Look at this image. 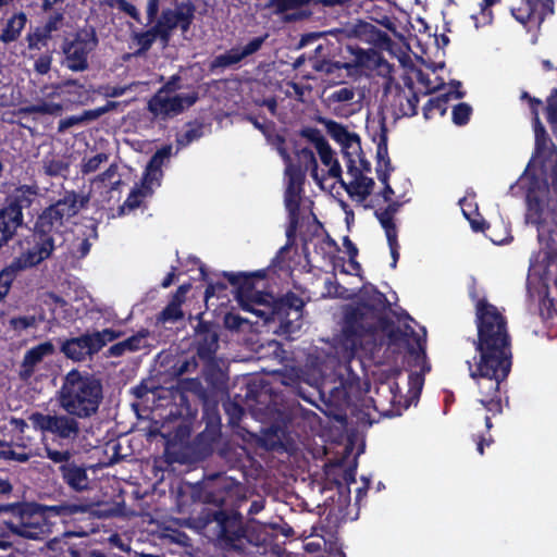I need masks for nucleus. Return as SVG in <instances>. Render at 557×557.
I'll list each match as a JSON object with an SVG mask.
<instances>
[{"label": "nucleus", "instance_id": "f257e3e1", "mask_svg": "<svg viewBox=\"0 0 557 557\" xmlns=\"http://www.w3.org/2000/svg\"><path fill=\"white\" fill-rule=\"evenodd\" d=\"M364 299L356 307L348 306L344 311L337 345L343 359L350 362L360 351H372L376 346L379 329H386L392 319L383 314L388 300L375 286L362 293Z\"/></svg>", "mask_w": 557, "mask_h": 557}, {"label": "nucleus", "instance_id": "f03ea898", "mask_svg": "<svg viewBox=\"0 0 557 557\" xmlns=\"http://www.w3.org/2000/svg\"><path fill=\"white\" fill-rule=\"evenodd\" d=\"M233 491L232 484L226 480L215 483L212 491L206 493V503L216 508L203 507L193 522L209 541L224 549H243L246 540V529L243 517L235 510L224 509L227 504L226 496Z\"/></svg>", "mask_w": 557, "mask_h": 557}, {"label": "nucleus", "instance_id": "7ed1b4c3", "mask_svg": "<svg viewBox=\"0 0 557 557\" xmlns=\"http://www.w3.org/2000/svg\"><path fill=\"white\" fill-rule=\"evenodd\" d=\"M481 342L478 357L473 362L467 360L469 375L475 381L482 398L480 404L495 417L503 412L500 384L505 382L511 371V346L497 348L495 344Z\"/></svg>", "mask_w": 557, "mask_h": 557}, {"label": "nucleus", "instance_id": "20e7f679", "mask_svg": "<svg viewBox=\"0 0 557 557\" xmlns=\"http://www.w3.org/2000/svg\"><path fill=\"white\" fill-rule=\"evenodd\" d=\"M0 512L9 515L3 520L5 530L16 537L26 540H44L51 532L47 512L58 516H73L76 513H92L94 505L89 503H66L57 506H45L37 503L16 502L0 504Z\"/></svg>", "mask_w": 557, "mask_h": 557}, {"label": "nucleus", "instance_id": "39448f33", "mask_svg": "<svg viewBox=\"0 0 557 557\" xmlns=\"http://www.w3.org/2000/svg\"><path fill=\"white\" fill-rule=\"evenodd\" d=\"M523 176L528 180L527 216L532 223L540 224L550 190L557 195V146L552 139L534 145Z\"/></svg>", "mask_w": 557, "mask_h": 557}, {"label": "nucleus", "instance_id": "423d86ee", "mask_svg": "<svg viewBox=\"0 0 557 557\" xmlns=\"http://www.w3.org/2000/svg\"><path fill=\"white\" fill-rule=\"evenodd\" d=\"M89 201L88 196L66 190L62 198L47 207L37 218L33 232V246L28 248L38 259H49L55 249L57 234L64 223L76 215Z\"/></svg>", "mask_w": 557, "mask_h": 557}, {"label": "nucleus", "instance_id": "0eeeda50", "mask_svg": "<svg viewBox=\"0 0 557 557\" xmlns=\"http://www.w3.org/2000/svg\"><path fill=\"white\" fill-rule=\"evenodd\" d=\"M103 400L102 380L95 373L72 369L58 391L60 408L69 414L89 419L97 414Z\"/></svg>", "mask_w": 557, "mask_h": 557}, {"label": "nucleus", "instance_id": "6e6552de", "mask_svg": "<svg viewBox=\"0 0 557 557\" xmlns=\"http://www.w3.org/2000/svg\"><path fill=\"white\" fill-rule=\"evenodd\" d=\"M469 296L475 302L478 330L476 339H473L475 351H480L481 342L484 339H487V344H495L497 348L511 346L506 317L485 298H479L475 283L470 287Z\"/></svg>", "mask_w": 557, "mask_h": 557}, {"label": "nucleus", "instance_id": "1a4fd4ad", "mask_svg": "<svg viewBox=\"0 0 557 557\" xmlns=\"http://www.w3.org/2000/svg\"><path fill=\"white\" fill-rule=\"evenodd\" d=\"M38 196L36 185H20L7 194L0 208V250L16 235L24 223L23 210L33 206Z\"/></svg>", "mask_w": 557, "mask_h": 557}, {"label": "nucleus", "instance_id": "9d476101", "mask_svg": "<svg viewBox=\"0 0 557 557\" xmlns=\"http://www.w3.org/2000/svg\"><path fill=\"white\" fill-rule=\"evenodd\" d=\"M97 46L98 38L94 28L76 32L71 39L65 38L62 42V64L72 72L86 71L89 67V54Z\"/></svg>", "mask_w": 557, "mask_h": 557}, {"label": "nucleus", "instance_id": "9b49d317", "mask_svg": "<svg viewBox=\"0 0 557 557\" xmlns=\"http://www.w3.org/2000/svg\"><path fill=\"white\" fill-rule=\"evenodd\" d=\"M196 5L191 0L177 3L174 9H163L158 20L152 25L159 34V40L163 48L168 47L173 32L180 28L183 34L190 29L194 23Z\"/></svg>", "mask_w": 557, "mask_h": 557}, {"label": "nucleus", "instance_id": "f8f14e48", "mask_svg": "<svg viewBox=\"0 0 557 557\" xmlns=\"http://www.w3.org/2000/svg\"><path fill=\"white\" fill-rule=\"evenodd\" d=\"M78 419V417L66 412L64 414H45L37 411L29 417L36 429L51 434L53 440H58L61 443H73L78 438L81 434Z\"/></svg>", "mask_w": 557, "mask_h": 557}, {"label": "nucleus", "instance_id": "ddd939ff", "mask_svg": "<svg viewBox=\"0 0 557 557\" xmlns=\"http://www.w3.org/2000/svg\"><path fill=\"white\" fill-rule=\"evenodd\" d=\"M304 307L302 298L293 292L274 301L270 313H273L272 321H280L278 334L292 335L300 330Z\"/></svg>", "mask_w": 557, "mask_h": 557}, {"label": "nucleus", "instance_id": "4468645a", "mask_svg": "<svg viewBox=\"0 0 557 557\" xmlns=\"http://www.w3.org/2000/svg\"><path fill=\"white\" fill-rule=\"evenodd\" d=\"M379 332L385 333L393 345L406 343L408 354L414 358V366L421 367L422 374L431 371V364L426 359L425 338L416 333L410 325L406 324L405 330H401L392 321L389 326L379 329Z\"/></svg>", "mask_w": 557, "mask_h": 557}, {"label": "nucleus", "instance_id": "2eb2a0df", "mask_svg": "<svg viewBox=\"0 0 557 557\" xmlns=\"http://www.w3.org/2000/svg\"><path fill=\"white\" fill-rule=\"evenodd\" d=\"M202 377L207 386H203L199 380L190 382V391L197 397L220 398L227 394L228 375L222 370L216 359L203 361Z\"/></svg>", "mask_w": 557, "mask_h": 557}, {"label": "nucleus", "instance_id": "dca6fc26", "mask_svg": "<svg viewBox=\"0 0 557 557\" xmlns=\"http://www.w3.org/2000/svg\"><path fill=\"white\" fill-rule=\"evenodd\" d=\"M376 136L377 164L375 171L377 180L384 185L380 195L382 196L384 201H391L393 200V196L395 195V191L389 184V176L391 173L394 171V168L388 156V128L385 123V119H382L380 121L379 133L376 134Z\"/></svg>", "mask_w": 557, "mask_h": 557}, {"label": "nucleus", "instance_id": "f3484780", "mask_svg": "<svg viewBox=\"0 0 557 557\" xmlns=\"http://www.w3.org/2000/svg\"><path fill=\"white\" fill-rule=\"evenodd\" d=\"M268 37L269 34L267 33L261 36L252 37L245 45L234 46L224 53L215 55L209 64L210 72L214 73L216 70H224L240 64L245 59L257 53L264 45Z\"/></svg>", "mask_w": 557, "mask_h": 557}, {"label": "nucleus", "instance_id": "a211bd4d", "mask_svg": "<svg viewBox=\"0 0 557 557\" xmlns=\"http://www.w3.org/2000/svg\"><path fill=\"white\" fill-rule=\"evenodd\" d=\"M42 260L38 259L35 252L29 249L20 253V256L12 259L2 270H0V301H2L11 290L13 282L17 276L39 263Z\"/></svg>", "mask_w": 557, "mask_h": 557}, {"label": "nucleus", "instance_id": "6ab92c4d", "mask_svg": "<svg viewBox=\"0 0 557 557\" xmlns=\"http://www.w3.org/2000/svg\"><path fill=\"white\" fill-rule=\"evenodd\" d=\"M246 397L248 399H253L258 405H264V408H259L261 413L273 419L275 422L281 423L282 426L287 428L292 422L293 414L290 410L277 407V395L272 394V388L270 386H261L259 391L249 388Z\"/></svg>", "mask_w": 557, "mask_h": 557}, {"label": "nucleus", "instance_id": "aec40b11", "mask_svg": "<svg viewBox=\"0 0 557 557\" xmlns=\"http://www.w3.org/2000/svg\"><path fill=\"white\" fill-rule=\"evenodd\" d=\"M512 16L522 25H541L545 17L554 13V0H521L511 7Z\"/></svg>", "mask_w": 557, "mask_h": 557}, {"label": "nucleus", "instance_id": "412c9836", "mask_svg": "<svg viewBox=\"0 0 557 557\" xmlns=\"http://www.w3.org/2000/svg\"><path fill=\"white\" fill-rule=\"evenodd\" d=\"M46 557H103V549L87 541L75 543L67 539H54L48 543Z\"/></svg>", "mask_w": 557, "mask_h": 557}, {"label": "nucleus", "instance_id": "4be33fe9", "mask_svg": "<svg viewBox=\"0 0 557 557\" xmlns=\"http://www.w3.org/2000/svg\"><path fill=\"white\" fill-rule=\"evenodd\" d=\"M197 357L205 361L215 359L219 348V334L212 322L199 320L195 333Z\"/></svg>", "mask_w": 557, "mask_h": 557}, {"label": "nucleus", "instance_id": "5701e85b", "mask_svg": "<svg viewBox=\"0 0 557 557\" xmlns=\"http://www.w3.org/2000/svg\"><path fill=\"white\" fill-rule=\"evenodd\" d=\"M202 406V420L205 430L198 434L199 441L213 443L221 434V417L219 413V398L198 397Z\"/></svg>", "mask_w": 557, "mask_h": 557}, {"label": "nucleus", "instance_id": "b1692460", "mask_svg": "<svg viewBox=\"0 0 557 557\" xmlns=\"http://www.w3.org/2000/svg\"><path fill=\"white\" fill-rule=\"evenodd\" d=\"M222 275L235 288V298L238 301V304L247 306V299H250V295H252L253 292L256 290V278H264L265 271L259 270L251 273L223 272Z\"/></svg>", "mask_w": 557, "mask_h": 557}, {"label": "nucleus", "instance_id": "393cba45", "mask_svg": "<svg viewBox=\"0 0 557 557\" xmlns=\"http://www.w3.org/2000/svg\"><path fill=\"white\" fill-rule=\"evenodd\" d=\"M60 350L67 359L73 361H83L87 357L98 354L90 333L65 339L61 344Z\"/></svg>", "mask_w": 557, "mask_h": 557}, {"label": "nucleus", "instance_id": "a878e982", "mask_svg": "<svg viewBox=\"0 0 557 557\" xmlns=\"http://www.w3.org/2000/svg\"><path fill=\"white\" fill-rule=\"evenodd\" d=\"M286 175L287 187L284 194L285 209H300L305 174L299 168L288 166L286 169Z\"/></svg>", "mask_w": 557, "mask_h": 557}, {"label": "nucleus", "instance_id": "bb28decb", "mask_svg": "<svg viewBox=\"0 0 557 557\" xmlns=\"http://www.w3.org/2000/svg\"><path fill=\"white\" fill-rule=\"evenodd\" d=\"M54 347L50 342L40 343L28 349L20 367V379L22 381H28L35 372V367L40 363L46 356L52 355Z\"/></svg>", "mask_w": 557, "mask_h": 557}, {"label": "nucleus", "instance_id": "cd10ccee", "mask_svg": "<svg viewBox=\"0 0 557 557\" xmlns=\"http://www.w3.org/2000/svg\"><path fill=\"white\" fill-rule=\"evenodd\" d=\"M62 480L72 490L82 492L88 488L89 478L87 468L77 465L75 461L59 467Z\"/></svg>", "mask_w": 557, "mask_h": 557}, {"label": "nucleus", "instance_id": "c85d7f7f", "mask_svg": "<svg viewBox=\"0 0 557 557\" xmlns=\"http://www.w3.org/2000/svg\"><path fill=\"white\" fill-rule=\"evenodd\" d=\"M520 100L528 102V107L532 116L534 145L552 139L540 119V110L543 108V101L540 98L531 96L528 91L521 92Z\"/></svg>", "mask_w": 557, "mask_h": 557}, {"label": "nucleus", "instance_id": "c756f323", "mask_svg": "<svg viewBox=\"0 0 557 557\" xmlns=\"http://www.w3.org/2000/svg\"><path fill=\"white\" fill-rule=\"evenodd\" d=\"M274 301L275 300L271 294L256 289L253 294L250 295V299H247V306H239L243 310L252 312L268 322L273 318V313H270V310L272 309Z\"/></svg>", "mask_w": 557, "mask_h": 557}, {"label": "nucleus", "instance_id": "7c9ffc66", "mask_svg": "<svg viewBox=\"0 0 557 557\" xmlns=\"http://www.w3.org/2000/svg\"><path fill=\"white\" fill-rule=\"evenodd\" d=\"M348 173L354 176V181L351 183L346 184L342 176L337 182L345 188L349 196L357 195L361 200L367 199L374 187L373 178L361 174V170H358V166H356L354 172Z\"/></svg>", "mask_w": 557, "mask_h": 557}, {"label": "nucleus", "instance_id": "2f4dec72", "mask_svg": "<svg viewBox=\"0 0 557 557\" xmlns=\"http://www.w3.org/2000/svg\"><path fill=\"white\" fill-rule=\"evenodd\" d=\"M366 17L382 25L386 29H394V23L389 16V8L385 3H377L375 0H364L360 4Z\"/></svg>", "mask_w": 557, "mask_h": 557}, {"label": "nucleus", "instance_id": "473e14b6", "mask_svg": "<svg viewBox=\"0 0 557 557\" xmlns=\"http://www.w3.org/2000/svg\"><path fill=\"white\" fill-rule=\"evenodd\" d=\"M148 110L156 116L178 115L183 113V106L180 104V99L176 96L163 97L160 95H154L148 101Z\"/></svg>", "mask_w": 557, "mask_h": 557}, {"label": "nucleus", "instance_id": "72a5a7b5", "mask_svg": "<svg viewBox=\"0 0 557 557\" xmlns=\"http://www.w3.org/2000/svg\"><path fill=\"white\" fill-rule=\"evenodd\" d=\"M419 97L410 87L409 91H406L400 86H397L393 106L398 109V113L403 116H413L418 113Z\"/></svg>", "mask_w": 557, "mask_h": 557}, {"label": "nucleus", "instance_id": "f704fd0d", "mask_svg": "<svg viewBox=\"0 0 557 557\" xmlns=\"http://www.w3.org/2000/svg\"><path fill=\"white\" fill-rule=\"evenodd\" d=\"M26 24L27 15L23 11L13 13L1 30L0 41L4 45H9L18 40Z\"/></svg>", "mask_w": 557, "mask_h": 557}, {"label": "nucleus", "instance_id": "c9c22d12", "mask_svg": "<svg viewBox=\"0 0 557 557\" xmlns=\"http://www.w3.org/2000/svg\"><path fill=\"white\" fill-rule=\"evenodd\" d=\"M461 99L465 97L463 91L446 92L437 97L430 98L423 107V116L425 120H430L437 112L441 116H444L449 108V101L451 97Z\"/></svg>", "mask_w": 557, "mask_h": 557}, {"label": "nucleus", "instance_id": "e433bc0d", "mask_svg": "<svg viewBox=\"0 0 557 557\" xmlns=\"http://www.w3.org/2000/svg\"><path fill=\"white\" fill-rule=\"evenodd\" d=\"M387 206L383 209H376L374 211V216L380 222L384 233H394L398 232L397 225L395 223V215L399 211L401 203L399 201L391 200L386 201Z\"/></svg>", "mask_w": 557, "mask_h": 557}, {"label": "nucleus", "instance_id": "4c0bfd02", "mask_svg": "<svg viewBox=\"0 0 557 557\" xmlns=\"http://www.w3.org/2000/svg\"><path fill=\"white\" fill-rule=\"evenodd\" d=\"M133 42L138 47L133 55L136 58H140L146 55V53L151 49L153 44L159 40V34L151 25L146 30L134 32L132 34Z\"/></svg>", "mask_w": 557, "mask_h": 557}, {"label": "nucleus", "instance_id": "58836bf2", "mask_svg": "<svg viewBox=\"0 0 557 557\" xmlns=\"http://www.w3.org/2000/svg\"><path fill=\"white\" fill-rule=\"evenodd\" d=\"M321 162L329 166V175L337 181L341 180L342 176V168L336 159H334V152L329 145L327 140L317 148Z\"/></svg>", "mask_w": 557, "mask_h": 557}, {"label": "nucleus", "instance_id": "ea45409f", "mask_svg": "<svg viewBox=\"0 0 557 557\" xmlns=\"http://www.w3.org/2000/svg\"><path fill=\"white\" fill-rule=\"evenodd\" d=\"M459 203L461 206L465 218L469 221L471 228L474 232H484L485 228L488 227V223L478 212V208H472V205L468 202L466 197L460 199Z\"/></svg>", "mask_w": 557, "mask_h": 557}, {"label": "nucleus", "instance_id": "a19ab883", "mask_svg": "<svg viewBox=\"0 0 557 557\" xmlns=\"http://www.w3.org/2000/svg\"><path fill=\"white\" fill-rule=\"evenodd\" d=\"M355 141H347L342 144V154L347 166V172H354L356 170V157H360L362 153L361 141L358 134H356Z\"/></svg>", "mask_w": 557, "mask_h": 557}, {"label": "nucleus", "instance_id": "79ce46f5", "mask_svg": "<svg viewBox=\"0 0 557 557\" xmlns=\"http://www.w3.org/2000/svg\"><path fill=\"white\" fill-rule=\"evenodd\" d=\"M23 114H42V115H60L63 111L61 103L40 101L38 103L22 107L20 109Z\"/></svg>", "mask_w": 557, "mask_h": 557}, {"label": "nucleus", "instance_id": "37998d69", "mask_svg": "<svg viewBox=\"0 0 557 557\" xmlns=\"http://www.w3.org/2000/svg\"><path fill=\"white\" fill-rule=\"evenodd\" d=\"M326 131L332 139L339 145H347V141H355L354 139L356 138V133L349 132L346 126L335 121H329L326 123Z\"/></svg>", "mask_w": 557, "mask_h": 557}, {"label": "nucleus", "instance_id": "c03bdc74", "mask_svg": "<svg viewBox=\"0 0 557 557\" xmlns=\"http://www.w3.org/2000/svg\"><path fill=\"white\" fill-rule=\"evenodd\" d=\"M184 319V311L174 304H168L157 315V324H175Z\"/></svg>", "mask_w": 557, "mask_h": 557}, {"label": "nucleus", "instance_id": "a18cd8bd", "mask_svg": "<svg viewBox=\"0 0 557 557\" xmlns=\"http://www.w3.org/2000/svg\"><path fill=\"white\" fill-rule=\"evenodd\" d=\"M544 111L546 121L554 136L557 138V88H553L549 96L546 98Z\"/></svg>", "mask_w": 557, "mask_h": 557}, {"label": "nucleus", "instance_id": "49530a36", "mask_svg": "<svg viewBox=\"0 0 557 557\" xmlns=\"http://www.w3.org/2000/svg\"><path fill=\"white\" fill-rule=\"evenodd\" d=\"M309 3H314V0H269L265 7L272 8L275 14H283Z\"/></svg>", "mask_w": 557, "mask_h": 557}, {"label": "nucleus", "instance_id": "de8ad7c7", "mask_svg": "<svg viewBox=\"0 0 557 557\" xmlns=\"http://www.w3.org/2000/svg\"><path fill=\"white\" fill-rule=\"evenodd\" d=\"M201 278L207 283V287L205 290V299L208 300L214 296H225L224 292L227 289V285L223 281H212L209 277L205 268H200Z\"/></svg>", "mask_w": 557, "mask_h": 557}, {"label": "nucleus", "instance_id": "09e8293b", "mask_svg": "<svg viewBox=\"0 0 557 557\" xmlns=\"http://www.w3.org/2000/svg\"><path fill=\"white\" fill-rule=\"evenodd\" d=\"M123 335L121 331L112 329H103L102 331H96L90 333L91 339L95 344L96 350L99 352L108 343H111Z\"/></svg>", "mask_w": 557, "mask_h": 557}, {"label": "nucleus", "instance_id": "8fccbe9b", "mask_svg": "<svg viewBox=\"0 0 557 557\" xmlns=\"http://www.w3.org/2000/svg\"><path fill=\"white\" fill-rule=\"evenodd\" d=\"M223 409L231 426H238L244 416V408L238 403L227 399L223 403Z\"/></svg>", "mask_w": 557, "mask_h": 557}, {"label": "nucleus", "instance_id": "3c124183", "mask_svg": "<svg viewBox=\"0 0 557 557\" xmlns=\"http://www.w3.org/2000/svg\"><path fill=\"white\" fill-rule=\"evenodd\" d=\"M311 62H312L311 66L315 72L323 73L326 75L334 74V73L343 70L344 67H346V64L341 63L338 61H332L329 59H318L317 58V59L312 60Z\"/></svg>", "mask_w": 557, "mask_h": 557}, {"label": "nucleus", "instance_id": "603ef678", "mask_svg": "<svg viewBox=\"0 0 557 557\" xmlns=\"http://www.w3.org/2000/svg\"><path fill=\"white\" fill-rule=\"evenodd\" d=\"M472 108L467 102H460L453 108L451 119L454 124L463 126L469 123Z\"/></svg>", "mask_w": 557, "mask_h": 557}, {"label": "nucleus", "instance_id": "864d4df0", "mask_svg": "<svg viewBox=\"0 0 557 557\" xmlns=\"http://www.w3.org/2000/svg\"><path fill=\"white\" fill-rule=\"evenodd\" d=\"M42 163L45 173L51 177L63 175L69 170V164L62 159H45Z\"/></svg>", "mask_w": 557, "mask_h": 557}, {"label": "nucleus", "instance_id": "5fc2aeb1", "mask_svg": "<svg viewBox=\"0 0 557 557\" xmlns=\"http://www.w3.org/2000/svg\"><path fill=\"white\" fill-rule=\"evenodd\" d=\"M144 200L145 199L140 197L139 191H135V189L133 188L128 194L126 200L123 202V205L119 207V215H124L139 208L143 205Z\"/></svg>", "mask_w": 557, "mask_h": 557}, {"label": "nucleus", "instance_id": "6e6d98bb", "mask_svg": "<svg viewBox=\"0 0 557 557\" xmlns=\"http://www.w3.org/2000/svg\"><path fill=\"white\" fill-rule=\"evenodd\" d=\"M37 324V320L35 315H18L12 317L9 320V326L15 331L21 333L29 327H35Z\"/></svg>", "mask_w": 557, "mask_h": 557}, {"label": "nucleus", "instance_id": "4d7b16f0", "mask_svg": "<svg viewBox=\"0 0 557 557\" xmlns=\"http://www.w3.org/2000/svg\"><path fill=\"white\" fill-rule=\"evenodd\" d=\"M149 332L147 330H140L136 334L129 336L128 338L122 341L126 351H137L140 348L145 347V341Z\"/></svg>", "mask_w": 557, "mask_h": 557}, {"label": "nucleus", "instance_id": "13d9d810", "mask_svg": "<svg viewBox=\"0 0 557 557\" xmlns=\"http://www.w3.org/2000/svg\"><path fill=\"white\" fill-rule=\"evenodd\" d=\"M107 4L110 5L111 8L114 7V4H116V8L121 12L127 14L133 20H135L137 23H141L139 11L137 10V8L134 4L129 3L127 0H107Z\"/></svg>", "mask_w": 557, "mask_h": 557}, {"label": "nucleus", "instance_id": "bf43d9fd", "mask_svg": "<svg viewBox=\"0 0 557 557\" xmlns=\"http://www.w3.org/2000/svg\"><path fill=\"white\" fill-rule=\"evenodd\" d=\"M50 38L51 36L42 28H37L34 33L28 34L26 37L28 49H40L42 46L47 45V41Z\"/></svg>", "mask_w": 557, "mask_h": 557}, {"label": "nucleus", "instance_id": "052dcab7", "mask_svg": "<svg viewBox=\"0 0 557 557\" xmlns=\"http://www.w3.org/2000/svg\"><path fill=\"white\" fill-rule=\"evenodd\" d=\"M44 449L46 451V457L48 459H50L51 461H53L54 463H60V466H61V465H65V463H71L73 461V460H71L72 453L69 449L58 450V449L51 448L48 445H45Z\"/></svg>", "mask_w": 557, "mask_h": 557}, {"label": "nucleus", "instance_id": "680f3d73", "mask_svg": "<svg viewBox=\"0 0 557 557\" xmlns=\"http://www.w3.org/2000/svg\"><path fill=\"white\" fill-rule=\"evenodd\" d=\"M108 154L104 152L95 154L94 157L83 162L81 172L84 175L96 172L100 165L108 160Z\"/></svg>", "mask_w": 557, "mask_h": 557}, {"label": "nucleus", "instance_id": "e2e57ef3", "mask_svg": "<svg viewBox=\"0 0 557 557\" xmlns=\"http://www.w3.org/2000/svg\"><path fill=\"white\" fill-rule=\"evenodd\" d=\"M247 121H249L255 128L260 131L267 138H270L275 131V124L273 121H269L268 119L263 117L262 121L259 120V117L253 115H247Z\"/></svg>", "mask_w": 557, "mask_h": 557}, {"label": "nucleus", "instance_id": "0e129e2a", "mask_svg": "<svg viewBox=\"0 0 557 557\" xmlns=\"http://www.w3.org/2000/svg\"><path fill=\"white\" fill-rule=\"evenodd\" d=\"M385 236H386L391 256H392L391 268L395 269L397 267V262H398L399 256H400L399 255L400 245L398 243V232L385 233Z\"/></svg>", "mask_w": 557, "mask_h": 557}, {"label": "nucleus", "instance_id": "69168bd1", "mask_svg": "<svg viewBox=\"0 0 557 557\" xmlns=\"http://www.w3.org/2000/svg\"><path fill=\"white\" fill-rule=\"evenodd\" d=\"M288 213V224L286 227V237L293 239L296 236V232L300 221V209H286Z\"/></svg>", "mask_w": 557, "mask_h": 557}, {"label": "nucleus", "instance_id": "338daca9", "mask_svg": "<svg viewBox=\"0 0 557 557\" xmlns=\"http://www.w3.org/2000/svg\"><path fill=\"white\" fill-rule=\"evenodd\" d=\"M52 55L49 52L40 54L34 63V70L37 74L46 75L50 72Z\"/></svg>", "mask_w": 557, "mask_h": 557}, {"label": "nucleus", "instance_id": "774afa93", "mask_svg": "<svg viewBox=\"0 0 557 557\" xmlns=\"http://www.w3.org/2000/svg\"><path fill=\"white\" fill-rule=\"evenodd\" d=\"M355 98V89L352 87H342L334 90L329 99L332 102H349Z\"/></svg>", "mask_w": 557, "mask_h": 557}]
</instances>
